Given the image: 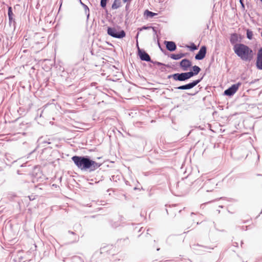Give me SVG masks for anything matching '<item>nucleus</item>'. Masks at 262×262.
I'll use <instances>...</instances> for the list:
<instances>
[{
  "mask_svg": "<svg viewBox=\"0 0 262 262\" xmlns=\"http://www.w3.org/2000/svg\"><path fill=\"white\" fill-rule=\"evenodd\" d=\"M72 161L76 166L81 170L90 169L94 171L99 168L101 164L91 160L87 156H75L72 158Z\"/></svg>",
  "mask_w": 262,
  "mask_h": 262,
  "instance_id": "obj_1",
  "label": "nucleus"
},
{
  "mask_svg": "<svg viewBox=\"0 0 262 262\" xmlns=\"http://www.w3.org/2000/svg\"><path fill=\"white\" fill-rule=\"evenodd\" d=\"M233 50L240 59L245 61H250L253 58V53L251 49L243 43L234 45Z\"/></svg>",
  "mask_w": 262,
  "mask_h": 262,
  "instance_id": "obj_2",
  "label": "nucleus"
},
{
  "mask_svg": "<svg viewBox=\"0 0 262 262\" xmlns=\"http://www.w3.org/2000/svg\"><path fill=\"white\" fill-rule=\"evenodd\" d=\"M107 34L114 38H122L125 36V32L118 26L108 27L107 29Z\"/></svg>",
  "mask_w": 262,
  "mask_h": 262,
  "instance_id": "obj_3",
  "label": "nucleus"
},
{
  "mask_svg": "<svg viewBox=\"0 0 262 262\" xmlns=\"http://www.w3.org/2000/svg\"><path fill=\"white\" fill-rule=\"evenodd\" d=\"M195 76L192 71L182 73H175L168 76V78L172 77L175 81H185Z\"/></svg>",
  "mask_w": 262,
  "mask_h": 262,
  "instance_id": "obj_4",
  "label": "nucleus"
},
{
  "mask_svg": "<svg viewBox=\"0 0 262 262\" xmlns=\"http://www.w3.org/2000/svg\"><path fill=\"white\" fill-rule=\"evenodd\" d=\"M33 41L36 45H40L39 49H42L46 47V37L41 33H36L33 37Z\"/></svg>",
  "mask_w": 262,
  "mask_h": 262,
  "instance_id": "obj_5",
  "label": "nucleus"
},
{
  "mask_svg": "<svg viewBox=\"0 0 262 262\" xmlns=\"http://www.w3.org/2000/svg\"><path fill=\"white\" fill-rule=\"evenodd\" d=\"M202 79L203 77H202L200 79L194 80L188 84L179 86L177 89L180 90H190L194 88L195 86H196L199 83H200L202 81Z\"/></svg>",
  "mask_w": 262,
  "mask_h": 262,
  "instance_id": "obj_6",
  "label": "nucleus"
},
{
  "mask_svg": "<svg viewBox=\"0 0 262 262\" xmlns=\"http://www.w3.org/2000/svg\"><path fill=\"white\" fill-rule=\"evenodd\" d=\"M241 85L242 82H238L236 84L232 85L230 88L224 91V94L229 96L233 95Z\"/></svg>",
  "mask_w": 262,
  "mask_h": 262,
  "instance_id": "obj_7",
  "label": "nucleus"
},
{
  "mask_svg": "<svg viewBox=\"0 0 262 262\" xmlns=\"http://www.w3.org/2000/svg\"><path fill=\"white\" fill-rule=\"evenodd\" d=\"M256 66L257 69L262 70V47L257 51Z\"/></svg>",
  "mask_w": 262,
  "mask_h": 262,
  "instance_id": "obj_8",
  "label": "nucleus"
},
{
  "mask_svg": "<svg viewBox=\"0 0 262 262\" xmlns=\"http://www.w3.org/2000/svg\"><path fill=\"white\" fill-rule=\"evenodd\" d=\"M206 54V47L205 46H203L201 47L199 52L195 56V59L196 60H202L203 59Z\"/></svg>",
  "mask_w": 262,
  "mask_h": 262,
  "instance_id": "obj_9",
  "label": "nucleus"
},
{
  "mask_svg": "<svg viewBox=\"0 0 262 262\" xmlns=\"http://www.w3.org/2000/svg\"><path fill=\"white\" fill-rule=\"evenodd\" d=\"M138 52L141 60L152 62L149 55L145 51H142L138 47Z\"/></svg>",
  "mask_w": 262,
  "mask_h": 262,
  "instance_id": "obj_10",
  "label": "nucleus"
},
{
  "mask_svg": "<svg viewBox=\"0 0 262 262\" xmlns=\"http://www.w3.org/2000/svg\"><path fill=\"white\" fill-rule=\"evenodd\" d=\"M180 66L184 71H186L191 66V62L187 59H184L180 62Z\"/></svg>",
  "mask_w": 262,
  "mask_h": 262,
  "instance_id": "obj_11",
  "label": "nucleus"
},
{
  "mask_svg": "<svg viewBox=\"0 0 262 262\" xmlns=\"http://www.w3.org/2000/svg\"><path fill=\"white\" fill-rule=\"evenodd\" d=\"M164 44L166 45V49L169 51H174L177 49L176 45L173 41H165Z\"/></svg>",
  "mask_w": 262,
  "mask_h": 262,
  "instance_id": "obj_12",
  "label": "nucleus"
},
{
  "mask_svg": "<svg viewBox=\"0 0 262 262\" xmlns=\"http://www.w3.org/2000/svg\"><path fill=\"white\" fill-rule=\"evenodd\" d=\"M230 41L232 45L237 44L238 41V35L236 33H233L231 35L230 38Z\"/></svg>",
  "mask_w": 262,
  "mask_h": 262,
  "instance_id": "obj_13",
  "label": "nucleus"
},
{
  "mask_svg": "<svg viewBox=\"0 0 262 262\" xmlns=\"http://www.w3.org/2000/svg\"><path fill=\"white\" fill-rule=\"evenodd\" d=\"M121 6V0H114L112 5V9L113 10L117 9Z\"/></svg>",
  "mask_w": 262,
  "mask_h": 262,
  "instance_id": "obj_14",
  "label": "nucleus"
},
{
  "mask_svg": "<svg viewBox=\"0 0 262 262\" xmlns=\"http://www.w3.org/2000/svg\"><path fill=\"white\" fill-rule=\"evenodd\" d=\"M184 56H185V54L180 53V54H171L170 57L172 59L179 60Z\"/></svg>",
  "mask_w": 262,
  "mask_h": 262,
  "instance_id": "obj_15",
  "label": "nucleus"
},
{
  "mask_svg": "<svg viewBox=\"0 0 262 262\" xmlns=\"http://www.w3.org/2000/svg\"><path fill=\"white\" fill-rule=\"evenodd\" d=\"M29 126L30 125L28 123L23 122L19 124V128L23 130H26Z\"/></svg>",
  "mask_w": 262,
  "mask_h": 262,
  "instance_id": "obj_16",
  "label": "nucleus"
},
{
  "mask_svg": "<svg viewBox=\"0 0 262 262\" xmlns=\"http://www.w3.org/2000/svg\"><path fill=\"white\" fill-rule=\"evenodd\" d=\"M82 6L83 8H84L85 13L86 15L87 18L88 19L89 17V16H90V10H89V8L88 7V6L86 5L85 4H82Z\"/></svg>",
  "mask_w": 262,
  "mask_h": 262,
  "instance_id": "obj_17",
  "label": "nucleus"
},
{
  "mask_svg": "<svg viewBox=\"0 0 262 262\" xmlns=\"http://www.w3.org/2000/svg\"><path fill=\"white\" fill-rule=\"evenodd\" d=\"M156 14H157L156 13L151 12V11H149L148 10H146L144 11V15H146L147 17H152Z\"/></svg>",
  "mask_w": 262,
  "mask_h": 262,
  "instance_id": "obj_18",
  "label": "nucleus"
},
{
  "mask_svg": "<svg viewBox=\"0 0 262 262\" xmlns=\"http://www.w3.org/2000/svg\"><path fill=\"white\" fill-rule=\"evenodd\" d=\"M166 211H167V214H168L169 213V212H171V213L172 212L175 213L176 212L178 211V212H180L181 211V210L178 209L177 208H176V206H174L173 208L170 207V208L169 209H166Z\"/></svg>",
  "mask_w": 262,
  "mask_h": 262,
  "instance_id": "obj_19",
  "label": "nucleus"
},
{
  "mask_svg": "<svg viewBox=\"0 0 262 262\" xmlns=\"http://www.w3.org/2000/svg\"><path fill=\"white\" fill-rule=\"evenodd\" d=\"M201 71V68L197 66H194L192 67V72L195 75H196Z\"/></svg>",
  "mask_w": 262,
  "mask_h": 262,
  "instance_id": "obj_20",
  "label": "nucleus"
},
{
  "mask_svg": "<svg viewBox=\"0 0 262 262\" xmlns=\"http://www.w3.org/2000/svg\"><path fill=\"white\" fill-rule=\"evenodd\" d=\"M246 35L248 39L250 40H251L252 39L253 35V32L250 29H247L246 30Z\"/></svg>",
  "mask_w": 262,
  "mask_h": 262,
  "instance_id": "obj_21",
  "label": "nucleus"
},
{
  "mask_svg": "<svg viewBox=\"0 0 262 262\" xmlns=\"http://www.w3.org/2000/svg\"><path fill=\"white\" fill-rule=\"evenodd\" d=\"M69 233H70L74 235V237H73L72 242H76L79 240V236L78 235H76L74 232L69 231Z\"/></svg>",
  "mask_w": 262,
  "mask_h": 262,
  "instance_id": "obj_22",
  "label": "nucleus"
},
{
  "mask_svg": "<svg viewBox=\"0 0 262 262\" xmlns=\"http://www.w3.org/2000/svg\"><path fill=\"white\" fill-rule=\"evenodd\" d=\"M186 47L189 48L191 51H194L198 49L197 47L193 43H192L190 46H187Z\"/></svg>",
  "mask_w": 262,
  "mask_h": 262,
  "instance_id": "obj_23",
  "label": "nucleus"
},
{
  "mask_svg": "<svg viewBox=\"0 0 262 262\" xmlns=\"http://www.w3.org/2000/svg\"><path fill=\"white\" fill-rule=\"evenodd\" d=\"M8 17H13V13L12 12V8L11 7H8Z\"/></svg>",
  "mask_w": 262,
  "mask_h": 262,
  "instance_id": "obj_24",
  "label": "nucleus"
},
{
  "mask_svg": "<svg viewBox=\"0 0 262 262\" xmlns=\"http://www.w3.org/2000/svg\"><path fill=\"white\" fill-rule=\"evenodd\" d=\"M107 1V0H101L100 6L101 7L105 8L106 7Z\"/></svg>",
  "mask_w": 262,
  "mask_h": 262,
  "instance_id": "obj_25",
  "label": "nucleus"
},
{
  "mask_svg": "<svg viewBox=\"0 0 262 262\" xmlns=\"http://www.w3.org/2000/svg\"><path fill=\"white\" fill-rule=\"evenodd\" d=\"M126 5L125 6V11L127 12H128L129 9L130 7V2H126Z\"/></svg>",
  "mask_w": 262,
  "mask_h": 262,
  "instance_id": "obj_26",
  "label": "nucleus"
},
{
  "mask_svg": "<svg viewBox=\"0 0 262 262\" xmlns=\"http://www.w3.org/2000/svg\"><path fill=\"white\" fill-rule=\"evenodd\" d=\"M150 28H151V27L143 26L142 28H140L139 30H140V31H142L143 29L145 30V29H147Z\"/></svg>",
  "mask_w": 262,
  "mask_h": 262,
  "instance_id": "obj_27",
  "label": "nucleus"
},
{
  "mask_svg": "<svg viewBox=\"0 0 262 262\" xmlns=\"http://www.w3.org/2000/svg\"><path fill=\"white\" fill-rule=\"evenodd\" d=\"M239 2L242 6L243 8H245V6H244V3H243V0H239Z\"/></svg>",
  "mask_w": 262,
  "mask_h": 262,
  "instance_id": "obj_28",
  "label": "nucleus"
},
{
  "mask_svg": "<svg viewBox=\"0 0 262 262\" xmlns=\"http://www.w3.org/2000/svg\"><path fill=\"white\" fill-rule=\"evenodd\" d=\"M151 28H152V30H153V31H154V33H155V34H157V31L156 28L155 27H151Z\"/></svg>",
  "mask_w": 262,
  "mask_h": 262,
  "instance_id": "obj_29",
  "label": "nucleus"
},
{
  "mask_svg": "<svg viewBox=\"0 0 262 262\" xmlns=\"http://www.w3.org/2000/svg\"><path fill=\"white\" fill-rule=\"evenodd\" d=\"M155 64H157V65H158V66L163 65V63H161V62H158V61H156V62H155Z\"/></svg>",
  "mask_w": 262,
  "mask_h": 262,
  "instance_id": "obj_30",
  "label": "nucleus"
},
{
  "mask_svg": "<svg viewBox=\"0 0 262 262\" xmlns=\"http://www.w3.org/2000/svg\"><path fill=\"white\" fill-rule=\"evenodd\" d=\"M13 19V17H9V21L10 24L12 23Z\"/></svg>",
  "mask_w": 262,
  "mask_h": 262,
  "instance_id": "obj_31",
  "label": "nucleus"
},
{
  "mask_svg": "<svg viewBox=\"0 0 262 262\" xmlns=\"http://www.w3.org/2000/svg\"><path fill=\"white\" fill-rule=\"evenodd\" d=\"M42 143H47V144H50L51 143L50 142L46 141H44V140L42 141Z\"/></svg>",
  "mask_w": 262,
  "mask_h": 262,
  "instance_id": "obj_32",
  "label": "nucleus"
},
{
  "mask_svg": "<svg viewBox=\"0 0 262 262\" xmlns=\"http://www.w3.org/2000/svg\"><path fill=\"white\" fill-rule=\"evenodd\" d=\"M130 1L131 0H123L124 3H126V2H130Z\"/></svg>",
  "mask_w": 262,
  "mask_h": 262,
  "instance_id": "obj_33",
  "label": "nucleus"
},
{
  "mask_svg": "<svg viewBox=\"0 0 262 262\" xmlns=\"http://www.w3.org/2000/svg\"><path fill=\"white\" fill-rule=\"evenodd\" d=\"M119 224H116V225H112V226H113V227H116L118 226H119Z\"/></svg>",
  "mask_w": 262,
  "mask_h": 262,
  "instance_id": "obj_34",
  "label": "nucleus"
},
{
  "mask_svg": "<svg viewBox=\"0 0 262 262\" xmlns=\"http://www.w3.org/2000/svg\"><path fill=\"white\" fill-rule=\"evenodd\" d=\"M79 1L80 3V4H81V5H82V4H83V3L82 2L81 0H79Z\"/></svg>",
  "mask_w": 262,
  "mask_h": 262,
  "instance_id": "obj_35",
  "label": "nucleus"
},
{
  "mask_svg": "<svg viewBox=\"0 0 262 262\" xmlns=\"http://www.w3.org/2000/svg\"><path fill=\"white\" fill-rule=\"evenodd\" d=\"M195 94V93H194V94H189V95H191V96H193V95H194Z\"/></svg>",
  "mask_w": 262,
  "mask_h": 262,
  "instance_id": "obj_36",
  "label": "nucleus"
},
{
  "mask_svg": "<svg viewBox=\"0 0 262 262\" xmlns=\"http://www.w3.org/2000/svg\"><path fill=\"white\" fill-rule=\"evenodd\" d=\"M160 249L159 248H157V251H159V250H160Z\"/></svg>",
  "mask_w": 262,
  "mask_h": 262,
  "instance_id": "obj_37",
  "label": "nucleus"
},
{
  "mask_svg": "<svg viewBox=\"0 0 262 262\" xmlns=\"http://www.w3.org/2000/svg\"><path fill=\"white\" fill-rule=\"evenodd\" d=\"M138 35H139V33H138V34L137 35V36H136L137 38L138 37Z\"/></svg>",
  "mask_w": 262,
  "mask_h": 262,
  "instance_id": "obj_38",
  "label": "nucleus"
},
{
  "mask_svg": "<svg viewBox=\"0 0 262 262\" xmlns=\"http://www.w3.org/2000/svg\"><path fill=\"white\" fill-rule=\"evenodd\" d=\"M261 37H262V32H261Z\"/></svg>",
  "mask_w": 262,
  "mask_h": 262,
  "instance_id": "obj_39",
  "label": "nucleus"
}]
</instances>
